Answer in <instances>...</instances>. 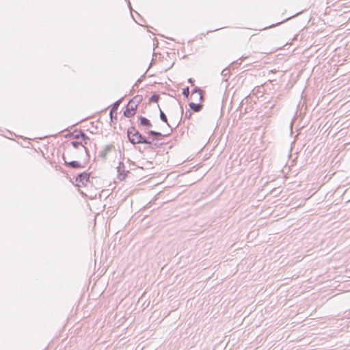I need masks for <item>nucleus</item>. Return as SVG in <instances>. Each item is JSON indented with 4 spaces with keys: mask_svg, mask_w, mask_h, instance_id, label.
I'll return each instance as SVG.
<instances>
[{
    "mask_svg": "<svg viewBox=\"0 0 350 350\" xmlns=\"http://www.w3.org/2000/svg\"><path fill=\"white\" fill-rule=\"evenodd\" d=\"M126 134L129 142L133 145L139 144H148L146 141V137L144 136L141 133H139L135 126L129 127L127 130Z\"/></svg>",
    "mask_w": 350,
    "mask_h": 350,
    "instance_id": "nucleus-1",
    "label": "nucleus"
},
{
    "mask_svg": "<svg viewBox=\"0 0 350 350\" xmlns=\"http://www.w3.org/2000/svg\"><path fill=\"white\" fill-rule=\"evenodd\" d=\"M90 173L88 172H82L77 175L76 177V182L78 183V185H81L83 186H86L88 183H90Z\"/></svg>",
    "mask_w": 350,
    "mask_h": 350,
    "instance_id": "nucleus-2",
    "label": "nucleus"
},
{
    "mask_svg": "<svg viewBox=\"0 0 350 350\" xmlns=\"http://www.w3.org/2000/svg\"><path fill=\"white\" fill-rule=\"evenodd\" d=\"M80 142H82V150L85 152L87 160H88L90 155L88 154V149L85 147V145L88 144L90 139L83 131H80Z\"/></svg>",
    "mask_w": 350,
    "mask_h": 350,
    "instance_id": "nucleus-3",
    "label": "nucleus"
},
{
    "mask_svg": "<svg viewBox=\"0 0 350 350\" xmlns=\"http://www.w3.org/2000/svg\"><path fill=\"white\" fill-rule=\"evenodd\" d=\"M121 100L122 99H119L112 105L111 109L109 112V116L111 122H113V120H117V110L119 107Z\"/></svg>",
    "mask_w": 350,
    "mask_h": 350,
    "instance_id": "nucleus-4",
    "label": "nucleus"
},
{
    "mask_svg": "<svg viewBox=\"0 0 350 350\" xmlns=\"http://www.w3.org/2000/svg\"><path fill=\"white\" fill-rule=\"evenodd\" d=\"M117 171L118 173V179L120 180H124L126 178L127 173H129V171L125 170L124 164L121 161L119 162V165L117 167Z\"/></svg>",
    "mask_w": 350,
    "mask_h": 350,
    "instance_id": "nucleus-5",
    "label": "nucleus"
},
{
    "mask_svg": "<svg viewBox=\"0 0 350 350\" xmlns=\"http://www.w3.org/2000/svg\"><path fill=\"white\" fill-rule=\"evenodd\" d=\"M62 158H63V160L64 161V165L66 167H68L72 169H79V168H81L83 167L81 164V163L79 161H67L64 155L62 156Z\"/></svg>",
    "mask_w": 350,
    "mask_h": 350,
    "instance_id": "nucleus-6",
    "label": "nucleus"
},
{
    "mask_svg": "<svg viewBox=\"0 0 350 350\" xmlns=\"http://www.w3.org/2000/svg\"><path fill=\"white\" fill-rule=\"evenodd\" d=\"M139 124L140 126L144 127L145 129H149L152 126V124L150 120L146 117L139 116H138Z\"/></svg>",
    "mask_w": 350,
    "mask_h": 350,
    "instance_id": "nucleus-7",
    "label": "nucleus"
},
{
    "mask_svg": "<svg viewBox=\"0 0 350 350\" xmlns=\"http://www.w3.org/2000/svg\"><path fill=\"white\" fill-rule=\"evenodd\" d=\"M114 148L113 144H108L105 146V147L99 152L98 157L105 160L107 157L108 153Z\"/></svg>",
    "mask_w": 350,
    "mask_h": 350,
    "instance_id": "nucleus-8",
    "label": "nucleus"
},
{
    "mask_svg": "<svg viewBox=\"0 0 350 350\" xmlns=\"http://www.w3.org/2000/svg\"><path fill=\"white\" fill-rule=\"evenodd\" d=\"M136 113V109H135V107H129L126 105L125 110L124 111L123 115L126 118H131L133 117Z\"/></svg>",
    "mask_w": 350,
    "mask_h": 350,
    "instance_id": "nucleus-9",
    "label": "nucleus"
},
{
    "mask_svg": "<svg viewBox=\"0 0 350 350\" xmlns=\"http://www.w3.org/2000/svg\"><path fill=\"white\" fill-rule=\"evenodd\" d=\"M189 106L191 110H192L193 112H199L203 108V105L201 103H195L193 102H191L189 103Z\"/></svg>",
    "mask_w": 350,
    "mask_h": 350,
    "instance_id": "nucleus-10",
    "label": "nucleus"
},
{
    "mask_svg": "<svg viewBox=\"0 0 350 350\" xmlns=\"http://www.w3.org/2000/svg\"><path fill=\"white\" fill-rule=\"evenodd\" d=\"M66 138H72L75 139H80V131H75L72 133H68L65 135Z\"/></svg>",
    "mask_w": 350,
    "mask_h": 350,
    "instance_id": "nucleus-11",
    "label": "nucleus"
},
{
    "mask_svg": "<svg viewBox=\"0 0 350 350\" xmlns=\"http://www.w3.org/2000/svg\"><path fill=\"white\" fill-rule=\"evenodd\" d=\"M142 101V96H139V95H137L135 96H134L133 98H131L130 100H129V105H131L132 104V103H133L134 104H135L137 106H138V105Z\"/></svg>",
    "mask_w": 350,
    "mask_h": 350,
    "instance_id": "nucleus-12",
    "label": "nucleus"
},
{
    "mask_svg": "<svg viewBox=\"0 0 350 350\" xmlns=\"http://www.w3.org/2000/svg\"><path fill=\"white\" fill-rule=\"evenodd\" d=\"M195 93H198L200 95V101H202L203 100V91L198 87H195L192 91H191V94H193Z\"/></svg>",
    "mask_w": 350,
    "mask_h": 350,
    "instance_id": "nucleus-13",
    "label": "nucleus"
},
{
    "mask_svg": "<svg viewBox=\"0 0 350 350\" xmlns=\"http://www.w3.org/2000/svg\"><path fill=\"white\" fill-rule=\"evenodd\" d=\"M146 133L150 135L154 136L156 138L163 136V135L161 133L153 130H149L148 131H146Z\"/></svg>",
    "mask_w": 350,
    "mask_h": 350,
    "instance_id": "nucleus-14",
    "label": "nucleus"
},
{
    "mask_svg": "<svg viewBox=\"0 0 350 350\" xmlns=\"http://www.w3.org/2000/svg\"><path fill=\"white\" fill-rule=\"evenodd\" d=\"M159 117L162 122L166 123L170 127H171L167 122V118L165 113L161 109H160Z\"/></svg>",
    "mask_w": 350,
    "mask_h": 350,
    "instance_id": "nucleus-15",
    "label": "nucleus"
},
{
    "mask_svg": "<svg viewBox=\"0 0 350 350\" xmlns=\"http://www.w3.org/2000/svg\"><path fill=\"white\" fill-rule=\"evenodd\" d=\"M221 74L224 77V79L227 81L228 77L230 76V70L228 68H226L221 71Z\"/></svg>",
    "mask_w": 350,
    "mask_h": 350,
    "instance_id": "nucleus-16",
    "label": "nucleus"
},
{
    "mask_svg": "<svg viewBox=\"0 0 350 350\" xmlns=\"http://www.w3.org/2000/svg\"><path fill=\"white\" fill-rule=\"evenodd\" d=\"M160 98V96L159 94L154 93L149 98V102L152 103H157L159 101V99Z\"/></svg>",
    "mask_w": 350,
    "mask_h": 350,
    "instance_id": "nucleus-17",
    "label": "nucleus"
},
{
    "mask_svg": "<svg viewBox=\"0 0 350 350\" xmlns=\"http://www.w3.org/2000/svg\"><path fill=\"white\" fill-rule=\"evenodd\" d=\"M182 94L184 96V97H185L186 98H189V94H190L189 88L187 86V87L185 88H183Z\"/></svg>",
    "mask_w": 350,
    "mask_h": 350,
    "instance_id": "nucleus-18",
    "label": "nucleus"
},
{
    "mask_svg": "<svg viewBox=\"0 0 350 350\" xmlns=\"http://www.w3.org/2000/svg\"><path fill=\"white\" fill-rule=\"evenodd\" d=\"M71 145L76 149L79 148L80 146L82 145V142L78 141H72L71 142Z\"/></svg>",
    "mask_w": 350,
    "mask_h": 350,
    "instance_id": "nucleus-19",
    "label": "nucleus"
},
{
    "mask_svg": "<svg viewBox=\"0 0 350 350\" xmlns=\"http://www.w3.org/2000/svg\"><path fill=\"white\" fill-rule=\"evenodd\" d=\"M192 116L191 112L189 109L187 110L185 113V119H189Z\"/></svg>",
    "mask_w": 350,
    "mask_h": 350,
    "instance_id": "nucleus-20",
    "label": "nucleus"
},
{
    "mask_svg": "<svg viewBox=\"0 0 350 350\" xmlns=\"http://www.w3.org/2000/svg\"><path fill=\"white\" fill-rule=\"evenodd\" d=\"M289 18H288V19H289ZM287 20H288V18H287V19H286V20H284V21H282V22H278V23H277L276 24H273V25H271V26H269V27H265V28H264V29H268V28H271V27H275V26L279 25H280L281 23H282L285 22V21H286Z\"/></svg>",
    "mask_w": 350,
    "mask_h": 350,
    "instance_id": "nucleus-21",
    "label": "nucleus"
},
{
    "mask_svg": "<svg viewBox=\"0 0 350 350\" xmlns=\"http://www.w3.org/2000/svg\"><path fill=\"white\" fill-rule=\"evenodd\" d=\"M144 77V75L142 76V77L140 79H139L137 82L134 84V85L133 86V90H135V88H138V84L142 81V78Z\"/></svg>",
    "mask_w": 350,
    "mask_h": 350,
    "instance_id": "nucleus-22",
    "label": "nucleus"
},
{
    "mask_svg": "<svg viewBox=\"0 0 350 350\" xmlns=\"http://www.w3.org/2000/svg\"><path fill=\"white\" fill-rule=\"evenodd\" d=\"M146 141L148 142V144H146V145H148L150 147H152V145L154 142V139H152V140H149L147 137H146Z\"/></svg>",
    "mask_w": 350,
    "mask_h": 350,
    "instance_id": "nucleus-23",
    "label": "nucleus"
},
{
    "mask_svg": "<svg viewBox=\"0 0 350 350\" xmlns=\"http://www.w3.org/2000/svg\"><path fill=\"white\" fill-rule=\"evenodd\" d=\"M188 83H190L191 85H194V79H193L192 78H189L188 80H187Z\"/></svg>",
    "mask_w": 350,
    "mask_h": 350,
    "instance_id": "nucleus-24",
    "label": "nucleus"
},
{
    "mask_svg": "<svg viewBox=\"0 0 350 350\" xmlns=\"http://www.w3.org/2000/svg\"><path fill=\"white\" fill-rule=\"evenodd\" d=\"M126 105L130 107H135V109H137V106L135 104H134L133 103H132V104L131 105H129V102Z\"/></svg>",
    "mask_w": 350,
    "mask_h": 350,
    "instance_id": "nucleus-25",
    "label": "nucleus"
},
{
    "mask_svg": "<svg viewBox=\"0 0 350 350\" xmlns=\"http://www.w3.org/2000/svg\"><path fill=\"white\" fill-rule=\"evenodd\" d=\"M237 64H238L237 61H234V62H233L232 63L231 66H237ZM239 64H241V63H239Z\"/></svg>",
    "mask_w": 350,
    "mask_h": 350,
    "instance_id": "nucleus-26",
    "label": "nucleus"
},
{
    "mask_svg": "<svg viewBox=\"0 0 350 350\" xmlns=\"http://www.w3.org/2000/svg\"><path fill=\"white\" fill-rule=\"evenodd\" d=\"M181 113L183 114V107H181Z\"/></svg>",
    "mask_w": 350,
    "mask_h": 350,
    "instance_id": "nucleus-27",
    "label": "nucleus"
},
{
    "mask_svg": "<svg viewBox=\"0 0 350 350\" xmlns=\"http://www.w3.org/2000/svg\"><path fill=\"white\" fill-rule=\"evenodd\" d=\"M221 28H218V29H215L214 31H217L219 29H220Z\"/></svg>",
    "mask_w": 350,
    "mask_h": 350,
    "instance_id": "nucleus-28",
    "label": "nucleus"
},
{
    "mask_svg": "<svg viewBox=\"0 0 350 350\" xmlns=\"http://www.w3.org/2000/svg\"><path fill=\"white\" fill-rule=\"evenodd\" d=\"M167 39H169V40H172V38H169V37H167Z\"/></svg>",
    "mask_w": 350,
    "mask_h": 350,
    "instance_id": "nucleus-29",
    "label": "nucleus"
}]
</instances>
